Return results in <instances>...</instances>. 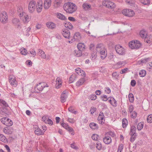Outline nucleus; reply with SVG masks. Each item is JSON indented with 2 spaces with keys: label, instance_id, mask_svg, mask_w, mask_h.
I'll return each instance as SVG.
<instances>
[{
  "label": "nucleus",
  "instance_id": "nucleus-1",
  "mask_svg": "<svg viewBox=\"0 0 152 152\" xmlns=\"http://www.w3.org/2000/svg\"><path fill=\"white\" fill-rule=\"evenodd\" d=\"M63 9L66 13L72 14L76 11L77 7L74 3L72 2H67L64 5Z\"/></svg>",
  "mask_w": 152,
  "mask_h": 152
},
{
  "label": "nucleus",
  "instance_id": "nucleus-2",
  "mask_svg": "<svg viewBox=\"0 0 152 152\" xmlns=\"http://www.w3.org/2000/svg\"><path fill=\"white\" fill-rule=\"evenodd\" d=\"M96 50L99 53L102 59H104L106 58L107 55V50L102 44H97L96 47Z\"/></svg>",
  "mask_w": 152,
  "mask_h": 152
},
{
  "label": "nucleus",
  "instance_id": "nucleus-3",
  "mask_svg": "<svg viewBox=\"0 0 152 152\" xmlns=\"http://www.w3.org/2000/svg\"><path fill=\"white\" fill-rule=\"evenodd\" d=\"M128 45L131 49H137L141 47L142 43L139 41L134 39L129 42Z\"/></svg>",
  "mask_w": 152,
  "mask_h": 152
},
{
  "label": "nucleus",
  "instance_id": "nucleus-4",
  "mask_svg": "<svg viewBox=\"0 0 152 152\" xmlns=\"http://www.w3.org/2000/svg\"><path fill=\"white\" fill-rule=\"evenodd\" d=\"M8 72L11 73L9 77V82L12 85H13L14 86H16L17 85V82L15 79V77L12 74L13 71L12 70H9Z\"/></svg>",
  "mask_w": 152,
  "mask_h": 152
},
{
  "label": "nucleus",
  "instance_id": "nucleus-5",
  "mask_svg": "<svg viewBox=\"0 0 152 152\" xmlns=\"http://www.w3.org/2000/svg\"><path fill=\"white\" fill-rule=\"evenodd\" d=\"M115 49L116 53L120 55H123L125 54V49L119 45H116Z\"/></svg>",
  "mask_w": 152,
  "mask_h": 152
},
{
  "label": "nucleus",
  "instance_id": "nucleus-6",
  "mask_svg": "<svg viewBox=\"0 0 152 152\" xmlns=\"http://www.w3.org/2000/svg\"><path fill=\"white\" fill-rule=\"evenodd\" d=\"M102 4L104 6L111 9H113L116 7L115 4L113 2L108 0L103 1Z\"/></svg>",
  "mask_w": 152,
  "mask_h": 152
},
{
  "label": "nucleus",
  "instance_id": "nucleus-7",
  "mask_svg": "<svg viewBox=\"0 0 152 152\" xmlns=\"http://www.w3.org/2000/svg\"><path fill=\"white\" fill-rule=\"evenodd\" d=\"M36 2L34 1H31L29 3L28 6V9L29 12L32 13L36 10Z\"/></svg>",
  "mask_w": 152,
  "mask_h": 152
},
{
  "label": "nucleus",
  "instance_id": "nucleus-8",
  "mask_svg": "<svg viewBox=\"0 0 152 152\" xmlns=\"http://www.w3.org/2000/svg\"><path fill=\"white\" fill-rule=\"evenodd\" d=\"M8 15L7 13L4 11L0 14V20L2 23H6L8 21Z\"/></svg>",
  "mask_w": 152,
  "mask_h": 152
},
{
  "label": "nucleus",
  "instance_id": "nucleus-9",
  "mask_svg": "<svg viewBox=\"0 0 152 152\" xmlns=\"http://www.w3.org/2000/svg\"><path fill=\"white\" fill-rule=\"evenodd\" d=\"M122 12L124 15L129 17H133L135 15L134 12L131 9H125Z\"/></svg>",
  "mask_w": 152,
  "mask_h": 152
},
{
  "label": "nucleus",
  "instance_id": "nucleus-10",
  "mask_svg": "<svg viewBox=\"0 0 152 152\" xmlns=\"http://www.w3.org/2000/svg\"><path fill=\"white\" fill-rule=\"evenodd\" d=\"M43 5V2L42 0H39L36 3V9L37 13H39L42 11Z\"/></svg>",
  "mask_w": 152,
  "mask_h": 152
},
{
  "label": "nucleus",
  "instance_id": "nucleus-11",
  "mask_svg": "<svg viewBox=\"0 0 152 152\" xmlns=\"http://www.w3.org/2000/svg\"><path fill=\"white\" fill-rule=\"evenodd\" d=\"M48 84L45 82H42L37 85L35 89H37L39 91H42L44 88L48 87Z\"/></svg>",
  "mask_w": 152,
  "mask_h": 152
},
{
  "label": "nucleus",
  "instance_id": "nucleus-12",
  "mask_svg": "<svg viewBox=\"0 0 152 152\" xmlns=\"http://www.w3.org/2000/svg\"><path fill=\"white\" fill-rule=\"evenodd\" d=\"M81 38V34L79 32L75 33L73 36V39H72L71 41H68L69 43H72L74 41H79Z\"/></svg>",
  "mask_w": 152,
  "mask_h": 152
},
{
  "label": "nucleus",
  "instance_id": "nucleus-13",
  "mask_svg": "<svg viewBox=\"0 0 152 152\" xmlns=\"http://www.w3.org/2000/svg\"><path fill=\"white\" fill-rule=\"evenodd\" d=\"M61 34L63 37L67 39H69L71 37L70 33L67 29H64L62 30Z\"/></svg>",
  "mask_w": 152,
  "mask_h": 152
},
{
  "label": "nucleus",
  "instance_id": "nucleus-14",
  "mask_svg": "<svg viewBox=\"0 0 152 152\" xmlns=\"http://www.w3.org/2000/svg\"><path fill=\"white\" fill-rule=\"evenodd\" d=\"M51 0H44L43 3V7L45 10L49 9L52 4Z\"/></svg>",
  "mask_w": 152,
  "mask_h": 152
},
{
  "label": "nucleus",
  "instance_id": "nucleus-15",
  "mask_svg": "<svg viewBox=\"0 0 152 152\" xmlns=\"http://www.w3.org/2000/svg\"><path fill=\"white\" fill-rule=\"evenodd\" d=\"M104 118V116L103 113L102 112H100L97 118L99 124H103L104 123L105 121Z\"/></svg>",
  "mask_w": 152,
  "mask_h": 152
},
{
  "label": "nucleus",
  "instance_id": "nucleus-16",
  "mask_svg": "<svg viewBox=\"0 0 152 152\" xmlns=\"http://www.w3.org/2000/svg\"><path fill=\"white\" fill-rule=\"evenodd\" d=\"M68 97V94L65 91H64L61 93V97L60 99L61 102L64 103L66 101V99Z\"/></svg>",
  "mask_w": 152,
  "mask_h": 152
},
{
  "label": "nucleus",
  "instance_id": "nucleus-17",
  "mask_svg": "<svg viewBox=\"0 0 152 152\" xmlns=\"http://www.w3.org/2000/svg\"><path fill=\"white\" fill-rule=\"evenodd\" d=\"M62 83L61 79L60 77H57L56 80L55 87L57 89L61 87Z\"/></svg>",
  "mask_w": 152,
  "mask_h": 152
},
{
  "label": "nucleus",
  "instance_id": "nucleus-18",
  "mask_svg": "<svg viewBox=\"0 0 152 152\" xmlns=\"http://www.w3.org/2000/svg\"><path fill=\"white\" fill-rule=\"evenodd\" d=\"M17 11L18 15L20 17H23L24 14L25 13L24 12L23 7L21 6L18 7Z\"/></svg>",
  "mask_w": 152,
  "mask_h": 152
},
{
  "label": "nucleus",
  "instance_id": "nucleus-19",
  "mask_svg": "<svg viewBox=\"0 0 152 152\" xmlns=\"http://www.w3.org/2000/svg\"><path fill=\"white\" fill-rule=\"evenodd\" d=\"M109 99L108 102L111 104L114 107H116L117 105V101L113 97L109 96Z\"/></svg>",
  "mask_w": 152,
  "mask_h": 152
},
{
  "label": "nucleus",
  "instance_id": "nucleus-20",
  "mask_svg": "<svg viewBox=\"0 0 152 152\" xmlns=\"http://www.w3.org/2000/svg\"><path fill=\"white\" fill-rule=\"evenodd\" d=\"M103 142L107 144H109L112 142V139L111 137L105 134V137L103 139Z\"/></svg>",
  "mask_w": 152,
  "mask_h": 152
},
{
  "label": "nucleus",
  "instance_id": "nucleus-21",
  "mask_svg": "<svg viewBox=\"0 0 152 152\" xmlns=\"http://www.w3.org/2000/svg\"><path fill=\"white\" fill-rule=\"evenodd\" d=\"M21 18L23 22L25 23H27L30 20V18L28 15L26 13H24L23 16Z\"/></svg>",
  "mask_w": 152,
  "mask_h": 152
},
{
  "label": "nucleus",
  "instance_id": "nucleus-22",
  "mask_svg": "<svg viewBox=\"0 0 152 152\" xmlns=\"http://www.w3.org/2000/svg\"><path fill=\"white\" fill-rule=\"evenodd\" d=\"M36 129L34 131L36 134L38 135H42L44 134L45 131H42L37 126H36Z\"/></svg>",
  "mask_w": 152,
  "mask_h": 152
},
{
  "label": "nucleus",
  "instance_id": "nucleus-23",
  "mask_svg": "<svg viewBox=\"0 0 152 152\" xmlns=\"http://www.w3.org/2000/svg\"><path fill=\"white\" fill-rule=\"evenodd\" d=\"M57 17L62 20H66L67 19L66 17L63 14L60 13H57L56 14Z\"/></svg>",
  "mask_w": 152,
  "mask_h": 152
},
{
  "label": "nucleus",
  "instance_id": "nucleus-24",
  "mask_svg": "<svg viewBox=\"0 0 152 152\" xmlns=\"http://www.w3.org/2000/svg\"><path fill=\"white\" fill-rule=\"evenodd\" d=\"M47 26L50 29H53L55 28L56 25L51 22H48L46 23Z\"/></svg>",
  "mask_w": 152,
  "mask_h": 152
},
{
  "label": "nucleus",
  "instance_id": "nucleus-25",
  "mask_svg": "<svg viewBox=\"0 0 152 152\" xmlns=\"http://www.w3.org/2000/svg\"><path fill=\"white\" fill-rule=\"evenodd\" d=\"M38 54L42 58L45 59L46 58V55L44 51L41 49L38 50Z\"/></svg>",
  "mask_w": 152,
  "mask_h": 152
},
{
  "label": "nucleus",
  "instance_id": "nucleus-26",
  "mask_svg": "<svg viewBox=\"0 0 152 152\" xmlns=\"http://www.w3.org/2000/svg\"><path fill=\"white\" fill-rule=\"evenodd\" d=\"M77 47L78 50L80 51L84 50L85 49V46L84 44L81 43L78 44Z\"/></svg>",
  "mask_w": 152,
  "mask_h": 152
},
{
  "label": "nucleus",
  "instance_id": "nucleus-27",
  "mask_svg": "<svg viewBox=\"0 0 152 152\" xmlns=\"http://www.w3.org/2000/svg\"><path fill=\"white\" fill-rule=\"evenodd\" d=\"M83 8L86 10H87L91 9V5L87 3H84L82 5Z\"/></svg>",
  "mask_w": 152,
  "mask_h": 152
},
{
  "label": "nucleus",
  "instance_id": "nucleus-28",
  "mask_svg": "<svg viewBox=\"0 0 152 152\" xmlns=\"http://www.w3.org/2000/svg\"><path fill=\"white\" fill-rule=\"evenodd\" d=\"M85 81L84 78H81L79 79L76 83V85L77 86H79L83 84Z\"/></svg>",
  "mask_w": 152,
  "mask_h": 152
},
{
  "label": "nucleus",
  "instance_id": "nucleus-29",
  "mask_svg": "<svg viewBox=\"0 0 152 152\" xmlns=\"http://www.w3.org/2000/svg\"><path fill=\"white\" fill-rule=\"evenodd\" d=\"M140 35L141 37L144 38L147 37V34L146 32L144 30H141L140 32Z\"/></svg>",
  "mask_w": 152,
  "mask_h": 152
},
{
  "label": "nucleus",
  "instance_id": "nucleus-30",
  "mask_svg": "<svg viewBox=\"0 0 152 152\" xmlns=\"http://www.w3.org/2000/svg\"><path fill=\"white\" fill-rule=\"evenodd\" d=\"M89 126L93 129H97L99 128L98 125L94 123H90Z\"/></svg>",
  "mask_w": 152,
  "mask_h": 152
},
{
  "label": "nucleus",
  "instance_id": "nucleus-31",
  "mask_svg": "<svg viewBox=\"0 0 152 152\" xmlns=\"http://www.w3.org/2000/svg\"><path fill=\"white\" fill-rule=\"evenodd\" d=\"M64 26L66 28L70 29H72L73 26L71 23L69 22H66L64 24Z\"/></svg>",
  "mask_w": 152,
  "mask_h": 152
},
{
  "label": "nucleus",
  "instance_id": "nucleus-32",
  "mask_svg": "<svg viewBox=\"0 0 152 152\" xmlns=\"http://www.w3.org/2000/svg\"><path fill=\"white\" fill-rule=\"evenodd\" d=\"M20 52L23 55L26 56L28 53L27 50L23 48H22L20 49Z\"/></svg>",
  "mask_w": 152,
  "mask_h": 152
},
{
  "label": "nucleus",
  "instance_id": "nucleus-33",
  "mask_svg": "<svg viewBox=\"0 0 152 152\" xmlns=\"http://www.w3.org/2000/svg\"><path fill=\"white\" fill-rule=\"evenodd\" d=\"M136 127L135 126H131L130 132L129 133L130 134H137L136 133Z\"/></svg>",
  "mask_w": 152,
  "mask_h": 152
},
{
  "label": "nucleus",
  "instance_id": "nucleus-34",
  "mask_svg": "<svg viewBox=\"0 0 152 152\" xmlns=\"http://www.w3.org/2000/svg\"><path fill=\"white\" fill-rule=\"evenodd\" d=\"M76 78V75L75 74H72L70 77L69 80V83H71L73 82L75 80Z\"/></svg>",
  "mask_w": 152,
  "mask_h": 152
},
{
  "label": "nucleus",
  "instance_id": "nucleus-35",
  "mask_svg": "<svg viewBox=\"0 0 152 152\" xmlns=\"http://www.w3.org/2000/svg\"><path fill=\"white\" fill-rule=\"evenodd\" d=\"M5 125L7 126H10L13 124L12 121L9 118L7 119L6 122L5 123Z\"/></svg>",
  "mask_w": 152,
  "mask_h": 152
},
{
  "label": "nucleus",
  "instance_id": "nucleus-36",
  "mask_svg": "<svg viewBox=\"0 0 152 152\" xmlns=\"http://www.w3.org/2000/svg\"><path fill=\"white\" fill-rule=\"evenodd\" d=\"M0 140L4 143H6L7 141L5 137L1 134H0Z\"/></svg>",
  "mask_w": 152,
  "mask_h": 152
},
{
  "label": "nucleus",
  "instance_id": "nucleus-37",
  "mask_svg": "<svg viewBox=\"0 0 152 152\" xmlns=\"http://www.w3.org/2000/svg\"><path fill=\"white\" fill-rule=\"evenodd\" d=\"M122 127L124 128L126 127L128 124V121L126 118H124L122 121Z\"/></svg>",
  "mask_w": 152,
  "mask_h": 152
},
{
  "label": "nucleus",
  "instance_id": "nucleus-38",
  "mask_svg": "<svg viewBox=\"0 0 152 152\" xmlns=\"http://www.w3.org/2000/svg\"><path fill=\"white\" fill-rule=\"evenodd\" d=\"M144 126L143 122H141L139 123L137 126V129L139 131L141 130L143 128Z\"/></svg>",
  "mask_w": 152,
  "mask_h": 152
},
{
  "label": "nucleus",
  "instance_id": "nucleus-39",
  "mask_svg": "<svg viewBox=\"0 0 152 152\" xmlns=\"http://www.w3.org/2000/svg\"><path fill=\"white\" fill-rule=\"evenodd\" d=\"M54 4L56 7H58L61 4V0H56Z\"/></svg>",
  "mask_w": 152,
  "mask_h": 152
},
{
  "label": "nucleus",
  "instance_id": "nucleus-40",
  "mask_svg": "<svg viewBox=\"0 0 152 152\" xmlns=\"http://www.w3.org/2000/svg\"><path fill=\"white\" fill-rule=\"evenodd\" d=\"M105 134L107 136H110L112 137H114L116 135L114 132L110 131L106 133Z\"/></svg>",
  "mask_w": 152,
  "mask_h": 152
},
{
  "label": "nucleus",
  "instance_id": "nucleus-41",
  "mask_svg": "<svg viewBox=\"0 0 152 152\" xmlns=\"http://www.w3.org/2000/svg\"><path fill=\"white\" fill-rule=\"evenodd\" d=\"M128 97L130 102L132 103L134 101L133 95L132 93H130L129 94Z\"/></svg>",
  "mask_w": 152,
  "mask_h": 152
},
{
  "label": "nucleus",
  "instance_id": "nucleus-42",
  "mask_svg": "<svg viewBox=\"0 0 152 152\" xmlns=\"http://www.w3.org/2000/svg\"><path fill=\"white\" fill-rule=\"evenodd\" d=\"M146 74V72L144 70H141L139 72V75L141 77H144Z\"/></svg>",
  "mask_w": 152,
  "mask_h": 152
},
{
  "label": "nucleus",
  "instance_id": "nucleus-43",
  "mask_svg": "<svg viewBox=\"0 0 152 152\" xmlns=\"http://www.w3.org/2000/svg\"><path fill=\"white\" fill-rule=\"evenodd\" d=\"M31 28L29 27H28L25 32V34L27 36H28L31 33Z\"/></svg>",
  "mask_w": 152,
  "mask_h": 152
},
{
  "label": "nucleus",
  "instance_id": "nucleus-44",
  "mask_svg": "<svg viewBox=\"0 0 152 152\" xmlns=\"http://www.w3.org/2000/svg\"><path fill=\"white\" fill-rule=\"evenodd\" d=\"M101 99L104 101H106L107 100L109 101V97H107L106 95H103L101 96Z\"/></svg>",
  "mask_w": 152,
  "mask_h": 152
},
{
  "label": "nucleus",
  "instance_id": "nucleus-45",
  "mask_svg": "<svg viewBox=\"0 0 152 152\" xmlns=\"http://www.w3.org/2000/svg\"><path fill=\"white\" fill-rule=\"evenodd\" d=\"M66 130L70 133H71V134L72 135H74L75 132L73 129L72 127L69 126Z\"/></svg>",
  "mask_w": 152,
  "mask_h": 152
},
{
  "label": "nucleus",
  "instance_id": "nucleus-46",
  "mask_svg": "<svg viewBox=\"0 0 152 152\" xmlns=\"http://www.w3.org/2000/svg\"><path fill=\"white\" fill-rule=\"evenodd\" d=\"M74 52V55L77 57H80L82 55V53L81 52V51L79 50V51L75 50Z\"/></svg>",
  "mask_w": 152,
  "mask_h": 152
},
{
  "label": "nucleus",
  "instance_id": "nucleus-47",
  "mask_svg": "<svg viewBox=\"0 0 152 152\" xmlns=\"http://www.w3.org/2000/svg\"><path fill=\"white\" fill-rule=\"evenodd\" d=\"M132 136L130 138V141L132 142L135 140L136 137L137 136V134H130Z\"/></svg>",
  "mask_w": 152,
  "mask_h": 152
},
{
  "label": "nucleus",
  "instance_id": "nucleus-48",
  "mask_svg": "<svg viewBox=\"0 0 152 152\" xmlns=\"http://www.w3.org/2000/svg\"><path fill=\"white\" fill-rule=\"evenodd\" d=\"M126 63L125 61H119L116 64V66H125Z\"/></svg>",
  "mask_w": 152,
  "mask_h": 152
},
{
  "label": "nucleus",
  "instance_id": "nucleus-49",
  "mask_svg": "<svg viewBox=\"0 0 152 152\" xmlns=\"http://www.w3.org/2000/svg\"><path fill=\"white\" fill-rule=\"evenodd\" d=\"M0 105H3L5 107L8 106V104L5 101L1 99H0Z\"/></svg>",
  "mask_w": 152,
  "mask_h": 152
},
{
  "label": "nucleus",
  "instance_id": "nucleus-50",
  "mask_svg": "<svg viewBox=\"0 0 152 152\" xmlns=\"http://www.w3.org/2000/svg\"><path fill=\"white\" fill-rule=\"evenodd\" d=\"M148 60L149 59L148 58L142 59L140 61H138V63L140 65L142 63H145L147 62L148 61Z\"/></svg>",
  "mask_w": 152,
  "mask_h": 152
},
{
  "label": "nucleus",
  "instance_id": "nucleus-51",
  "mask_svg": "<svg viewBox=\"0 0 152 152\" xmlns=\"http://www.w3.org/2000/svg\"><path fill=\"white\" fill-rule=\"evenodd\" d=\"M68 110L70 112L75 114H76L77 113V112L76 111L74 110V109L72 108V106L69 107L68 108Z\"/></svg>",
  "mask_w": 152,
  "mask_h": 152
},
{
  "label": "nucleus",
  "instance_id": "nucleus-52",
  "mask_svg": "<svg viewBox=\"0 0 152 152\" xmlns=\"http://www.w3.org/2000/svg\"><path fill=\"white\" fill-rule=\"evenodd\" d=\"M96 148L97 149L99 150H100L102 147L101 143L100 142H98L96 143Z\"/></svg>",
  "mask_w": 152,
  "mask_h": 152
},
{
  "label": "nucleus",
  "instance_id": "nucleus-53",
  "mask_svg": "<svg viewBox=\"0 0 152 152\" xmlns=\"http://www.w3.org/2000/svg\"><path fill=\"white\" fill-rule=\"evenodd\" d=\"M97 98L95 94L91 95L89 96V98L91 100H94Z\"/></svg>",
  "mask_w": 152,
  "mask_h": 152
},
{
  "label": "nucleus",
  "instance_id": "nucleus-54",
  "mask_svg": "<svg viewBox=\"0 0 152 152\" xmlns=\"http://www.w3.org/2000/svg\"><path fill=\"white\" fill-rule=\"evenodd\" d=\"M97 53L96 52H94L92 53L91 59L92 60H94L97 57Z\"/></svg>",
  "mask_w": 152,
  "mask_h": 152
},
{
  "label": "nucleus",
  "instance_id": "nucleus-55",
  "mask_svg": "<svg viewBox=\"0 0 152 152\" xmlns=\"http://www.w3.org/2000/svg\"><path fill=\"white\" fill-rule=\"evenodd\" d=\"M147 121L148 123H151L152 122V115H148L147 118Z\"/></svg>",
  "mask_w": 152,
  "mask_h": 152
},
{
  "label": "nucleus",
  "instance_id": "nucleus-56",
  "mask_svg": "<svg viewBox=\"0 0 152 152\" xmlns=\"http://www.w3.org/2000/svg\"><path fill=\"white\" fill-rule=\"evenodd\" d=\"M131 113V117L133 118H135L137 116V113L135 111L132 112Z\"/></svg>",
  "mask_w": 152,
  "mask_h": 152
},
{
  "label": "nucleus",
  "instance_id": "nucleus-57",
  "mask_svg": "<svg viewBox=\"0 0 152 152\" xmlns=\"http://www.w3.org/2000/svg\"><path fill=\"white\" fill-rule=\"evenodd\" d=\"M61 125L66 130L69 127L67 124L65 123H62L61 124Z\"/></svg>",
  "mask_w": 152,
  "mask_h": 152
},
{
  "label": "nucleus",
  "instance_id": "nucleus-58",
  "mask_svg": "<svg viewBox=\"0 0 152 152\" xmlns=\"http://www.w3.org/2000/svg\"><path fill=\"white\" fill-rule=\"evenodd\" d=\"M30 53L31 55V56L34 57L37 54L36 52L34 49H32L30 52Z\"/></svg>",
  "mask_w": 152,
  "mask_h": 152
},
{
  "label": "nucleus",
  "instance_id": "nucleus-59",
  "mask_svg": "<svg viewBox=\"0 0 152 152\" xmlns=\"http://www.w3.org/2000/svg\"><path fill=\"white\" fill-rule=\"evenodd\" d=\"M99 136L96 134H94L92 135L91 138L92 139L94 140H97L98 139Z\"/></svg>",
  "mask_w": 152,
  "mask_h": 152
},
{
  "label": "nucleus",
  "instance_id": "nucleus-60",
  "mask_svg": "<svg viewBox=\"0 0 152 152\" xmlns=\"http://www.w3.org/2000/svg\"><path fill=\"white\" fill-rule=\"evenodd\" d=\"M145 41L148 43H150L151 42V38L149 36L148 37H146L145 38H144Z\"/></svg>",
  "mask_w": 152,
  "mask_h": 152
},
{
  "label": "nucleus",
  "instance_id": "nucleus-61",
  "mask_svg": "<svg viewBox=\"0 0 152 152\" xmlns=\"http://www.w3.org/2000/svg\"><path fill=\"white\" fill-rule=\"evenodd\" d=\"M128 70V68H126L125 69H122L120 72V73L121 74L125 73L127 72V71Z\"/></svg>",
  "mask_w": 152,
  "mask_h": 152
},
{
  "label": "nucleus",
  "instance_id": "nucleus-62",
  "mask_svg": "<svg viewBox=\"0 0 152 152\" xmlns=\"http://www.w3.org/2000/svg\"><path fill=\"white\" fill-rule=\"evenodd\" d=\"M19 20L17 18H14L12 20L13 23L15 24L18 25L19 23Z\"/></svg>",
  "mask_w": 152,
  "mask_h": 152
},
{
  "label": "nucleus",
  "instance_id": "nucleus-63",
  "mask_svg": "<svg viewBox=\"0 0 152 152\" xmlns=\"http://www.w3.org/2000/svg\"><path fill=\"white\" fill-rule=\"evenodd\" d=\"M123 147L124 145L123 144H120L118 147V152H121L123 148Z\"/></svg>",
  "mask_w": 152,
  "mask_h": 152
},
{
  "label": "nucleus",
  "instance_id": "nucleus-64",
  "mask_svg": "<svg viewBox=\"0 0 152 152\" xmlns=\"http://www.w3.org/2000/svg\"><path fill=\"white\" fill-rule=\"evenodd\" d=\"M26 64L28 66H32V63L31 61L30 60H28L26 62Z\"/></svg>",
  "mask_w": 152,
  "mask_h": 152
}]
</instances>
